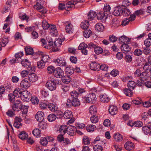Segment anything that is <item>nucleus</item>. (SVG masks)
I'll return each instance as SVG.
<instances>
[{
  "label": "nucleus",
  "instance_id": "nucleus-1",
  "mask_svg": "<svg viewBox=\"0 0 151 151\" xmlns=\"http://www.w3.org/2000/svg\"><path fill=\"white\" fill-rule=\"evenodd\" d=\"M48 108L52 112H55L57 115H61L63 114L62 112L58 110V106L56 104L51 103L48 104Z\"/></svg>",
  "mask_w": 151,
  "mask_h": 151
},
{
  "label": "nucleus",
  "instance_id": "nucleus-2",
  "mask_svg": "<svg viewBox=\"0 0 151 151\" xmlns=\"http://www.w3.org/2000/svg\"><path fill=\"white\" fill-rule=\"evenodd\" d=\"M33 7L42 14H45L47 12L46 9L41 5L40 1L37 0L36 4L34 5Z\"/></svg>",
  "mask_w": 151,
  "mask_h": 151
},
{
  "label": "nucleus",
  "instance_id": "nucleus-3",
  "mask_svg": "<svg viewBox=\"0 0 151 151\" xmlns=\"http://www.w3.org/2000/svg\"><path fill=\"white\" fill-rule=\"evenodd\" d=\"M22 106V104L21 102L19 100H16L12 105V109L14 111H19L21 110Z\"/></svg>",
  "mask_w": 151,
  "mask_h": 151
},
{
  "label": "nucleus",
  "instance_id": "nucleus-4",
  "mask_svg": "<svg viewBox=\"0 0 151 151\" xmlns=\"http://www.w3.org/2000/svg\"><path fill=\"white\" fill-rule=\"evenodd\" d=\"M46 87L50 91L55 90L56 88V84L54 81H49L46 84Z\"/></svg>",
  "mask_w": 151,
  "mask_h": 151
},
{
  "label": "nucleus",
  "instance_id": "nucleus-5",
  "mask_svg": "<svg viewBox=\"0 0 151 151\" xmlns=\"http://www.w3.org/2000/svg\"><path fill=\"white\" fill-rule=\"evenodd\" d=\"M84 98L85 99L87 102L92 103L96 100V97L94 93H89L87 97H85Z\"/></svg>",
  "mask_w": 151,
  "mask_h": 151
},
{
  "label": "nucleus",
  "instance_id": "nucleus-6",
  "mask_svg": "<svg viewBox=\"0 0 151 151\" xmlns=\"http://www.w3.org/2000/svg\"><path fill=\"white\" fill-rule=\"evenodd\" d=\"M151 122H149L147 125L142 127V131L145 134L149 135L151 133Z\"/></svg>",
  "mask_w": 151,
  "mask_h": 151
},
{
  "label": "nucleus",
  "instance_id": "nucleus-7",
  "mask_svg": "<svg viewBox=\"0 0 151 151\" xmlns=\"http://www.w3.org/2000/svg\"><path fill=\"white\" fill-rule=\"evenodd\" d=\"M54 75L57 78H62L64 76V72L60 68H57L55 69Z\"/></svg>",
  "mask_w": 151,
  "mask_h": 151
},
{
  "label": "nucleus",
  "instance_id": "nucleus-8",
  "mask_svg": "<svg viewBox=\"0 0 151 151\" xmlns=\"http://www.w3.org/2000/svg\"><path fill=\"white\" fill-rule=\"evenodd\" d=\"M31 96L29 92L27 91H23L22 95L21 97V99L24 101L28 102L29 101Z\"/></svg>",
  "mask_w": 151,
  "mask_h": 151
},
{
  "label": "nucleus",
  "instance_id": "nucleus-9",
  "mask_svg": "<svg viewBox=\"0 0 151 151\" xmlns=\"http://www.w3.org/2000/svg\"><path fill=\"white\" fill-rule=\"evenodd\" d=\"M56 64L60 66H65L66 65L67 63L63 58L60 57L54 60Z\"/></svg>",
  "mask_w": 151,
  "mask_h": 151
},
{
  "label": "nucleus",
  "instance_id": "nucleus-10",
  "mask_svg": "<svg viewBox=\"0 0 151 151\" xmlns=\"http://www.w3.org/2000/svg\"><path fill=\"white\" fill-rule=\"evenodd\" d=\"M76 131V128L75 127L69 125L68 126L67 133L70 136H73L75 134Z\"/></svg>",
  "mask_w": 151,
  "mask_h": 151
},
{
  "label": "nucleus",
  "instance_id": "nucleus-11",
  "mask_svg": "<svg viewBox=\"0 0 151 151\" xmlns=\"http://www.w3.org/2000/svg\"><path fill=\"white\" fill-rule=\"evenodd\" d=\"M50 32L53 36H57L58 35V32L55 25L51 24L50 27Z\"/></svg>",
  "mask_w": 151,
  "mask_h": 151
},
{
  "label": "nucleus",
  "instance_id": "nucleus-12",
  "mask_svg": "<svg viewBox=\"0 0 151 151\" xmlns=\"http://www.w3.org/2000/svg\"><path fill=\"white\" fill-rule=\"evenodd\" d=\"M37 53L39 55L42 56L41 57V60L43 61L44 63H46L50 60V58L49 55H44L42 52L41 51H38Z\"/></svg>",
  "mask_w": 151,
  "mask_h": 151
},
{
  "label": "nucleus",
  "instance_id": "nucleus-13",
  "mask_svg": "<svg viewBox=\"0 0 151 151\" xmlns=\"http://www.w3.org/2000/svg\"><path fill=\"white\" fill-rule=\"evenodd\" d=\"M30 86V83L28 79L25 78L22 80L20 83V86L22 88L27 89Z\"/></svg>",
  "mask_w": 151,
  "mask_h": 151
},
{
  "label": "nucleus",
  "instance_id": "nucleus-14",
  "mask_svg": "<svg viewBox=\"0 0 151 151\" xmlns=\"http://www.w3.org/2000/svg\"><path fill=\"white\" fill-rule=\"evenodd\" d=\"M22 119L20 117H16L15 119L14 122L13 126L17 128H19L22 126L21 122Z\"/></svg>",
  "mask_w": 151,
  "mask_h": 151
},
{
  "label": "nucleus",
  "instance_id": "nucleus-15",
  "mask_svg": "<svg viewBox=\"0 0 151 151\" xmlns=\"http://www.w3.org/2000/svg\"><path fill=\"white\" fill-rule=\"evenodd\" d=\"M73 0L68 2L65 5V10L69 11L74 8V5L76 4L74 3Z\"/></svg>",
  "mask_w": 151,
  "mask_h": 151
},
{
  "label": "nucleus",
  "instance_id": "nucleus-16",
  "mask_svg": "<svg viewBox=\"0 0 151 151\" xmlns=\"http://www.w3.org/2000/svg\"><path fill=\"white\" fill-rule=\"evenodd\" d=\"M35 118L37 121L39 122L42 121L44 118V114L42 112H38L35 116Z\"/></svg>",
  "mask_w": 151,
  "mask_h": 151
},
{
  "label": "nucleus",
  "instance_id": "nucleus-17",
  "mask_svg": "<svg viewBox=\"0 0 151 151\" xmlns=\"http://www.w3.org/2000/svg\"><path fill=\"white\" fill-rule=\"evenodd\" d=\"M121 51L124 53H127L130 51L131 47L128 44H123L121 46Z\"/></svg>",
  "mask_w": 151,
  "mask_h": 151
},
{
  "label": "nucleus",
  "instance_id": "nucleus-18",
  "mask_svg": "<svg viewBox=\"0 0 151 151\" xmlns=\"http://www.w3.org/2000/svg\"><path fill=\"white\" fill-rule=\"evenodd\" d=\"M123 12V9L120 6H117L115 8L113 14L115 16H119L122 14Z\"/></svg>",
  "mask_w": 151,
  "mask_h": 151
},
{
  "label": "nucleus",
  "instance_id": "nucleus-19",
  "mask_svg": "<svg viewBox=\"0 0 151 151\" xmlns=\"http://www.w3.org/2000/svg\"><path fill=\"white\" fill-rule=\"evenodd\" d=\"M124 147L127 150H131L134 149V144L132 142L128 141L125 143Z\"/></svg>",
  "mask_w": 151,
  "mask_h": 151
},
{
  "label": "nucleus",
  "instance_id": "nucleus-20",
  "mask_svg": "<svg viewBox=\"0 0 151 151\" xmlns=\"http://www.w3.org/2000/svg\"><path fill=\"white\" fill-rule=\"evenodd\" d=\"M101 101L104 103L108 102L109 101V98L106 94H101L100 95Z\"/></svg>",
  "mask_w": 151,
  "mask_h": 151
},
{
  "label": "nucleus",
  "instance_id": "nucleus-21",
  "mask_svg": "<svg viewBox=\"0 0 151 151\" xmlns=\"http://www.w3.org/2000/svg\"><path fill=\"white\" fill-rule=\"evenodd\" d=\"M109 111L111 115H114L117 113V108L115 106H111L109 108Z\"/></svg>",
  "mask_w": 151,
  "mask_h": 151
},
{
  "label": "nucleus",
  "instance_id": "nucleus-22",
  "mask_svg": "<svg viewBox=\"0 0 151 151\" xmlns=\"http://www.w3.org/2000/svg\"><path fill=\"white\" fill-rule=\"evenodd\" d=\"M99 67H100V65L99 64L95 62H92L90 64V67L91 70H98Z\"/></svg>",
  "mask_w": 151,
  "mask_h": 151
},
{
  "label": "nucleus",
  "instance_id": "nucleus-23",
  "mask_svg": "<svg viewBox=\"0 0 151 151\" xmlns=\"http://www.w3.org/2000/svg\"><path fill=\"white\" fill-rule=\"evenodd\" d=\"M28 78L29 81L32 82H35L38 79L37 76L35 73H31L29 74Z\"/></svg>",
  "mask_w": 151,
  "mask_h": 151
},
{
  "label": "nucleus",
  "instance_id": "nucleus-24",
  "mask_svg": "<svg viewBox=\"0 0 151 151\" xmlns=\"http://www.w3.org/2000/svg\"><path fill=\"white\" fill-rule=\"evenodd\" d=\"M96 16V13L92 10H90L88 14L87 18L88 19L91 21L93 20Z\"/></svg>",
  "mask_w": 151,
  "mask_h": 151
},
{
  "label": "nucleus",
  "instance_id": "nucleus-25",
  "mask_svg": "<svg viewBox=\"0 0 151 151\" xmlns=\"http://www.w3.org/2000/svg\"><path fill=\"white\" fill-rule=\"evenodd\" d=\"M23 91L19 88H17L15 89L13 91V93L16 97H21L22 95Z\"/></svg>",
  "mask_w": 151,
  "mask_h": 151
},
{
  "label": "nucleus",
  "instance_id": "nucleus-26",
  "mask_svg": "<svg viewBox=\"0 0 151 151\" xmlns=\"http://www.w3.org/2000/svg\"><path fill=\"white\" fill-rule=\"evenodd\" d=\"M62 115H63L65 119H66L71 118L73 117L72 112L71 111H65L64 114L63 113V114Z\"/></svg>",
  "mask_w": 151,
  "mask_h": 151
},
{
  "label": "nucleus",
  "instance_id": "nucleus-27",
  "mask_svg": "<svg viewBox=\"0 0 151 151\" xmlns=\"http://www.w3.org/2000/svg\"><path fill=\"white\" fill-rule=\"evenodd\" d=\"M68 126L65 125L60 126L58 130L59 132L61 134H64L67 132Z\"/></svg>",
  "mask_w": 151,
  "mask_h": 151
},
{
  "label": "nucleus",
  "instance_id": "nucleus-28",
  "mask_svg": "<svg viewBox=\"0 0 151 151\" xmlns=\"http://www.w3.org/2000/svg\"><path fill=\"white\" fill-rule=\"evenodd\" d=\"M130 41V39L125 36H122L119 38L120 42L123 43L124 44H128Z\"/></svg>",
  "mask_w": 151,
  "mask_h": 151
},
{
  "label": "nucleus",
  "instance_id": "nucleus-29",
  "mask_svg": "<svg viewBox=\"0 0 151 151\" xmlns=\"http://www.w3.org/2000/svg\"><path fill=\"white\" fill-rule=\"evenodd\" d=\"M146 71L145 70V71L142 72L140 78L141 81H144L147 79L148 77V75Z\"/></svg>",
  "mask_w": 151,
  "mask_h": 151
},
{
  "label": "nucleus",
  "instance_id": "nucleus-30",
  "mask_svg": "<svg viewBox=\"0 0 151 151\" xmlns=\"http://www.w3.org/2000/svg\"><path fill=\"white\" fill-rule=\"evenodd\" d=\"M34 135L36 137H40L41 135V132L39 129H35L32 132Z\"/></svg>",
  "mask_w": 151,
  "mask_h": 151
},
{
  "label": "nucleus",
  "instance_id": "nucleus-31",
  "mask_svg": "<svg viewBox=\"0 0 151 151\" xmlns=\"http://www.w3.org/2000/svg\"><path fill=\"white\" fill-rule=\"evenodd\" d=\"M95 28L99 32H102L104 29V27L102 23H98L95 25Z\"/></svg>",
  "mask_w": 151,
  "mask_h": 151
},
{
  "label": "nucleus",
  "instance_id": "nucleus-32",
  "mask_svg": "<svg viewBox=\"0 0 151 151\" xmlns=\"http://www.w3.org/2000/svg\"><path fill=\"white\" fill-rule=\"evenodd\" d=\"M65 30L66 32L68 33H71L73 32V29L72 25L70 24H68L65 26Z\"/></svg>",
  "mask_w": 151,
  "mask_h": 151
},
{
  "label": "nucleus",
  "instance_id": "nucleus-33",
  "mask_svg": "<svg viewBox=\"0 0 151 151\" xmlns=\"http://www.w3.org/2000/svg\"><path fill=\"white\" fill-rule=\"evenodd\" d=\"M92 34V32L89 29H84L83 32V36L86 38H89Z\"/></svg>",
  "mask_w": 151,
  "mask_h": 151
},
{
  "label": "nucleus",
  "instance_id": "nucleus-34",
  "mask_svg": "<svg viewBox=\"0 0 151 151\" xmlns=\"http://www.w3.org/2000/svg\"><path fill=\"white\" fill-rule=\"evenodd\" d=\"M89 22L87 20L83 21L81 24V28L84 29H88L89 26Z\"/></svg>",
  "mask_w": 151,
  "mask_h": 151
},
{
  "label": "nucleus",
  "instance_id": "nucleus-35",
  "mask_svg": "<svg viewBox=\"0 0 151 151\" xmlns=\"http://www.w3.org/2000/svg\"><path fill=\"white\" fill-rule=\"evenodd\" d=\"M105 16L106 13L103 11L100 12L99 13L96 14L97 19L99 20H101L103 19L104 18L106 19V17Z\"/></svg>",
  "mask_w": 151,
  "mask_h": 151
},
{
  "label": "nucleus",
  "instance_id": "nucleus-36",
  "mask_svg": "<svg viewBox=\"0 0 151 151\" xmlns=\"http://www.w3.org/2000/svg\"><path fill=\"white\" fill-rule=\"evenodd\" d=\"M74 71L73 68L70 66L66 67L65 69V73L68 75L73 74L74 73Z\"/></svg>",
  "mask_w": 151,
  "mask_h": 151
},
{
  "label": "nucleus",
  "instance_id": "nucleus-37",
  "mask_svg": "<svg viewBox=\"0 0 151 151\" xmlns=\"http://www.w3.org/2000/svg\"><path fill=\"white\" fill-rule=\"evenodd\" d=\"M21 64L23 66L27 68L29 66H30L31 62L28 60L24 59L22 60Z\"/></svg>",
  "mask_w": 151,
  "mask_h": 151
},
{
  "label": "nucleus",
  "instance_id": "nucleus-38",
  "mask_svg": "<svg viewBox=\"0 0 151 151\" xmlns=\"http://www.w3.org/2000/svg\"><path fill=\"white\" fill-rule=\"evenodd\" d=\"M62 80L64 83L68 84L70 82L71 78L69 76H65L62 78Z\"/></svg>",
  "mask_w": 151,
  "mask_h": 151
},
{
  "label": "nucleus",
  "instance_id": "nucleus-39",
  "mask_svg": "<svg viewBox=\"0 0 151 151\" xmlns=\"http://www.w3.org/2000/svg\"><path fill=\"white\" fill-rule=\"evenodd\" d=\"M114 138L117 142L121 141L123 139L122 136L119 133H116L114 136Z\"/></svg>",
  "mask_w": 151,
  "mask_h": 151
},
{
  "label": "nucleus",
  "instance_id": "nucleus-40",
  "mask_svg": "<svg viewBox=\"0 0 151 151\" xmlns=\"http://www.w3.org/2000/svg\"><path fill=\"white\" fill-rule=\"evenodd\" d=\"M89 112L91 115H94L97 112V109L96 106L92 105L89 108Z\"/></svg>",
  "mask_w": 151,
  "mask_h": 151
},
{
  "label": "nucleus",
  "instance_id": "nucleus-41",
  "mask_svg": "<svg viewBox=\"0 0 151 151\" xmlns=\"http://www.w3.org/2000/svg\"><path fill=\"white\" fill-rule=\"evenodd\" d=\"M25 50L27 55H32L34 54L33 49L30 47H25Z\"/></svg>",
  "mask_w": 151,
  "mask_h": 151
},
{
  "label": "nucleus",
  "instance_id": "nucleus-42",
  "mask_svg": "<svg viewBox=\"0 0 151 151\" xmlns=\"http://www.w3.org/2000/svg\"><path fill=\"white\" fill-rule=\"evenodd\" d=\"M143 69L147 72H150L151 74V65H149L148 63H146L143 67Z\"/></svg>",
  "mask_w": 151,
  "mask_h": 151
},
{
  "label": "nucleus",
  "instance_id": "nucleus-43",
  "mask_svg": "<svg viewBox=\"0 0 151 151\" xmlns=\"http://www.w3.org/2000/svg\"><path fill=\"white\" fill-rule=\"evenodd\" d=\"M64 40H62L60 39H57L54 42V45L57 47H59L61 46L62 45V41Z\"/></svg>",
  "mask_w": 151,
  "mask_h": 151
},
{
  "label": "nucleus",
  "instance_id": "nucleus-44",
  "mask_svg": "<svg viewBox=\"0 0 151 151\" xmlns=\"http://www.w3.org/2000/svg\"><path fill=\"white\" fill-rule=\"evenodd\" d=\"M132 90L126 88L124 90V94L127 96H131L133 95Z\"/></svg>",
  "mask_w": 151,
  "mask_h": 151
},
{
  "label": "nucleus",
  "instance_id": "nucleus-45",
  "mask_svg": "<svg viewBox=\"0 0 151 151\" xmlns=\"http://www.w3.org/2000/svg\"><path fill=\"white\" fill-rule=\"evenodd\" d=\"M136 83L133 81H129L128 83V88L133 90L135 87Z\"/></svg>",
  "mask_w": 151,
  "mask_h": 151
},
{
  "label": "nucleus",
  "instance_id": "nucleus-46",
  "mask_svg": "<svg viewBox=\"0 0 151 151\" xmlns=\"http://www.w3.org/2000/svg\"><path fill=\"white\" fill-rule=\"evenodd\" d=\"M86 129L88 132H91L96 129V127L93 124H90L86 126Z\"/></svg>",
  "mask_w": 151,
  "mask_h": 151
},
{
  "label": "nucleus",
  "instance_id": "nucleus-47",
  "mask_svg": "<svg viewBox=\"0 0 151 151\" xmlns=\"http://www.w3.org/2000/svg\"><path fill=\"white\" fill-rule=\"evenodd\" d=\"M70 95L72 99H75V98H78L79 93L76 91H73L70 93Z\"/></svg>",
  "mask_w": 151,
  "mask_h": 151
},
{
  "label": "nucleus",
  "instance_id": "nucleus-48",
  "mask_svg": "<svg viewBox=\"0 0 151 151\" xmlns=\"http://www.w3.org/2000/svg\"><path fill=\"white\" fill-rule=\"evenodd\" d=\"M42 25L44 29H48L50 27V25L45 20H43V21Z\"/></svg>",
  "mask_w": 151,
  "mask_h": 151
},
{
  "label": "nucleus",
  "instance_id": "nucleus-49",
  "mask_svg": "<svg viewBox=\"0 0 151 151\" xmlns=\"http://www.w3.org/2000/svg\"><path fill=\"white\" fill-rule=\"evenodd\" d=\"M73 106L74 107H77L80 105V102L78 98L73 99Z\"/></svg>",
  "mask_w": 151,
  "mask_h": 151
},
{
  "label": "nucleus",
  "instance_id": "nucleus-50",
  "mask_svg": "<svg viewBox=\"0 0 151 151\" xmlns=\"http://www.w3.org/2000/svg\"><path fill=\"white\" fill-rule=\"evenodd\" d=\"M28 135L24 131L22 132L19 134V138L22 140L25 139L27 137Z\"/></svg>",
  "mask_w": 151,
  "mask_h": 151
},
{
  "label": "nucleus",
  "instance_id": "nucleus-51",
  "mask_svg": "<svg viewBox=\"0 0 151 151\" xmlns=\"http://www.w3.org/2000/svg\"><path fill=\"white\" fill-rule=\"evenodd\" d=\"M94 51L96 54L99 55L101 54L103 52V49L100 47L96 46L94 49Z\"/></svg>",
  "mask_w": 151,
  "mask_h": 151
},
{
  "label": "nucleus",
  "instance_id": "nucleus-52",
  "mask_svg": "<svg viewBox=\"0 0 151 151\" xmlns=\"http://www.w3.org/2000/svg\"><path fill=\"white\" fill-rule=\"evenodd\" d=\"M86 48H88L87 45L84 42H82L79 45L78 49L82 51Z\"/></svg>",
  "mask_w": 151,
  "mask_h": 151
},
{
  "label": "nucleus",
  "instance_id": "nucleus-53",
  "mask_svg": "<svg viewBox=\"0 0 151 151\" xmlns=\"http://www.w3.org/2000/svg\"><path fill=\"white\" fill-rule=\"evenodd\" d=\"M56 118V115L54 114H51L47 117V119L50 122H52L55 120Z\"/></svg>",
  "mask_w": 151,
  "mask_h": 151
},
{
  "label": "nucleus",
  "instance_id": "nucleus-54",
  "mask_svg": "<svg viewBox=\"0 0 151 151\" xmlns=\"http://www.w3.org/2000/svg\"><path fill=\"white\" fill-rule=\"evenodd\" d=\"M29 101H30L32 103L34 104H38L39 101L38 99L35 96L32 97L31 96Z\"/></svg>",
  "mask_w": 151,
  "mask_h": 151
},
{
  "label": "nucleus",
  "instance_id": "nucleus-55",
  "mask_svg": "<svg viewBox=\"0 0 151 151\" xmlns=\"http://www.w3.org/2000/svg\"><path fill=\"white\" fill-rule=\"evenodd\" d=\"M132 125L134 127H142L143 125V124L142 122L139 121L134 122L132 124Z\"/></svg>",
  "mask_w": 151,
  "mask_h": 151
},
{
  "label": "nucleus",
  "instance_id": "nucleus-56",
  "mask_svg": "<svg viewBox=\"0 0 151 151\" xmlns=\"http://www.w3.org/2000/svg\"><path fill=\"white\" fill-rule=\"evenodd\" d=\"M55 69V68L52 66H50L47 68V72L50 74H51L54 73Z\"/></svg>",
  "mask_w": 151,
  "mask_h": 151
},
{
  "label": "nucleus",
  "instance_id": "nucleus-57",
  "mask_svg": "<svg viewBox=\"0 0 151 151\" xmlns=\"http://www.w3.org/2000/svg\"><path fill=\"white\" fill-rule=\"evenodd\" d=\"M142 68H139L136 70L134 73V76L135 77H140L142 72Z\"/></svg>",
  "mask_w": 151,
  "mask_h": 151
},
{
  "label": "nucleus",
  "instance_id": "nucleus-58",
  "mask_svg": "<svg viewBox=\"0 0 151 151\" xmlns=\"http://www.w3.org/2000/svg\"><path fill=\"white\" fill-rule=\"evenodd\" d=\"M40 142L43 146H46L47 144V140L45 137H42L41 138Z\"/></svg>",
  "mask_w": 151,
  "mask_h": 151
},
{
  "label": "nucleus",
  "instance_id": "nucleus-59",
  "mask_svg": "<svg viewBox=\"0 0 151 151\" xmlns=\"http://www.w3.org/2000/svg\"><path fill=\"white\" fill-rule=\"evenodd\" d=\"M91 121L92 123H96L98 122V119L97 116L93 115L90 118Z\"/></svg>",
  "mask_w": 151,
  "mask_h": 151
},
{
  "label": "nucleus",
  "instance_id": "nucleus-60",
  "mask_svg": "<svg viewBox=\"0 0 151 151\" xmlns=\"http://www.w3.org/2000/svg\"><path fill=\"white\" fill-rule=\"evenodd\" d=\"M1 42L0 43V44L3 47H4L8 42V39L6 38H2L1 40Z\"/></svg>",
  "mask_w": 151,
  "mask_h": 151
},
{
  "label": "nucleus",
  "instance_id": "nucleus-61",
  "mask_svg": "<svg viewBox=\"0 0 151 151\" xmlns=\"http://www.w3.org/2000/svg\"><path fill=\"white\" fill-rule=\"evenodd\" d=\"M45 63H44L43 61L41 60L37 63V66L39 68L42 69L44 68L45 66Z\"/></svg>",
  "mask_w": 151,
  "mask_h": 151
},
{
  "label": "nucleus",
  "instance_id": "nucleus-62",
  "mask_svg": "<svg viewBox=\"0 0 151 151\" xmlns=\"http://www.w3.org/2000/svg\"><path fill=\"white\" fill-rule=\"evenodd\" d=\"M123 12L122 14L124 16H129L131 14L129 10L127 9H123Z\"/></svg>",
  "mask_w": 151,
  "mask_h": 151
},
{
  "label": "nucleus",
  "instance_id": "nucleus-63",
  "mask_svg": "<svg viewBox=\"0 0 151 151\" xmlns=\"http://www.w3.org/2000/svg\"><path fill=\"white\" fill-rule=\"evenodd\" d=\"M144 44L146 47H149L151 45V39L149 38H147L144 41Z\"/></svg>",
  "mask_w": 151,
  "mask_h": 151
},
{
  "label": "nucleus",
  "instance_id": "nucleus-64",
  "mask_svg": "<svg viewBox=\"0 0 151 151\" xmlns=\"http://www.w3.org/2000/svg\"><path fill=\"white\" fill-rule=\"evenodd\" d=\"M93 149L94 151H102L103 148L100 145H96L94 146Z\"/></svg>",
  "mask_w": 151,
  "mask_h": 151
}]
</instances>
